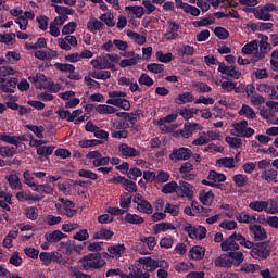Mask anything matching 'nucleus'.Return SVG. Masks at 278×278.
<instances>
[{"label":"nucleus","mask_w":278,"mask_h":278,"mask_svg":"<svg viewBox=\"0 0 278 278\" xmlns=\"http://www.w3.org/2000/svg\"><path fill=\"white\" fill-rule=\"evenodd\" d=\"M118 62H121V55L111 53L96 56L90 61V64L96 71H116Z\"/></svg>","instance_id":"f257e3e1"},{"label":"nucleus","mask_w":278,"mask_h":278,"mask_svg":"<svg viewBox=\"0 0 278 278\" xmlns=\"http://www.w3.org/2000/svg\"><path fill=\"white\" fill-rule=\"evenodd\" d=\"M127 93L125 91H109V98L106 100L108 105H114L115 108H121V110H131V102L127 100Z\"/></svg>","instance_id":"f03ea898"},{"label":"nucleus","mask_w":278,"mask_h":278,"mask_svg":"<svg viewBox=\"0 0 278 278\" xmlns=\"http://www.w3.org/2000/svg\"><path fill=\"white\" fill-rule=\"evenodd\" d=\"M84 270H97L105 266V260L99 253L88 254L79 260Z\"/></svg>","instance_id":"7ed1b4c3"},{"label":"nucleus","mask_w":278,"mask_h":278,"mask_svg":"<svg viewBox=\"0 0 278 278\" xmlns=\"http://www.w3.org/2000/svg\"><path fill=\"white\" fill-rule=\"evenodd\" d=\"M55 210L59 212V214L67 216V218H73V216L77 214V210H75V203L64 198H59V202L55 203Z\"/></svg>","instance_id":"20e7f679"},{"label":"nucleus","mask_w":278,"mask_h":278,"mask_svg":"<svg viewBox=\"0 0 278 278\" xmlns=\"http://www.w3.org/2000/svg\"><path fill=\"white\" fill-rule=\"evenodd\" d=\"M230 134L240 138H251V136L255 134V130L249 127V122H247V119H243L239 123L232 124Z\"/></svg>","instance_id":"39448f33"},{"label":"nucleus","mask_w":278,"mask_h":278,"mask_svg":"<svg viewBox=\"0 0 278 278\" xmlns=\"http://www.w3.org/2000/svg\"><path fill=\"white\" fill-rule=\"evenodd\" d=\"M270 12H278V7L268 2L265 5L255 9L254 16L258 21H270V18H273V14H270Z\"/></svg>","instance_id":"423d86ee"},{"label":"nucleus","mask_w":278,"mask_h":278,"mask_svg":"<svg viewBox=\"0 0 278 278\" xmlns=\"http://www.w3.org/2000/svg\"><path fill=\"white\" fill-rule=\"evenodd\" d=\"M139 263L143 265L146 273H153L156 268H170V264L166 261H155L151 257H143L139 260Z\"/></svg>","instance_id":"0eeeda50"},{"label":"nucleus","mask_w":278,"mask_h":278,"mask_svg":"<svg viewBox=\"0 0 278 278\" xmlns=\"http://www.w3.org/2000/svg\"><path fill=\"white\" fill-rule=\"evenodd\" d=\"M39 260L46 264V266H49L51 262H56V264H60L61 266H66V260L62 256L60 252H41L39 254Z\"/></svg>","instance_id":"6e6552de"},{"label":"nucleus","mask_w":278,"mask_h":278,"mask_svg":"<svg viewBox=\"0 0 278 278\" xmlns=\"http://www.w3.org/2000/svg\"><path fill=\"white\" fill-rule=\"evenodd\" d=\"M227 181V176L223 173L216 170H211L208 173L207 179H203V186H210V188H220V182Z\"/></svg>","instance_id":"1a4fd4ad"},{"label":"nucleus","mask_w":278,"mask_h":278,"mask_svg":"<svg viewBox=\"0 0 278 278\" xmlns=\"http://www.w3.org/2000/svg\"><path fill=\"white\" fill-rule=\"evenodd\" d=\"M250 255L254 260H266L270 255V247L268 243H258L252 248Z\"/></svg>","instance_id":"9d476101"},{"label":"nucleus","mask_w":278,"mask_h":278,"mask_svg":"<svg viewBox=\"0 0 278 278\" xmlns=\"http://www.w3.org/2000/svg\"><path fill=\"white\" fill-rule=\"evenodd\" d=\"M192 157V150L190 148H177L172 151L169 154V160L172 162H186Z\"/></svg>","instance_id":"9b49d317"},{"label":"nucleus","mask_w":278,"mask_h":278,"mask_svg":"<svg viewBox=\"0 0 278 278\" xmlns=\"http://www.w3.org/2000/svg\"><path fill=\"white\" fill-rule=\"evenodd\" d=\"M176 194L181 199L192 200V197H194V186L186 181H179Z\"/></svg>","instance_id":"f8f14e48"},{"label":"nucleus","mask_w":278,"mask_h":278,"mask_svg":"<svg viewBox=\"0 0 278 278\" xmlns=\"http://www.w3.org/2000/svg\"><path fill=\"white\" fill-rule=\"evenodd\" d=\"M134 203L137 204L138 212H141L142 214H153V206L144 199V197H142V194L137 193L134 198Z\"/></svg>","instance_id":"ddd939ff"},{"label":"nucleus","mask_w":278,"mask_h":278,"mask_svg":"<svg viewBox=\"0 0 278 278\" xmlns=\"http://www.w3.org/2000/svg\"><path fill=\"white\" fill-rule=\"evenodd\" d=\"M185 231L188 232L189 238L192 240H203L207 236V229L205 227H193L190 224L185 227Z\"/></svg>","instance_id":"4468645a"},{"label":"nucleus","mask_w":278,"mask_h":278,"mask_svg":"<svg viewBox=\"0 0 278 278\" xmlns=\"http://www.w3.org/2000/svg\"><path fill=\"white\" fill-rule=\"evenodd\" d=\"M192 170H194V165L190 162H185L179 167V173L185 181H194L197 179V174L192 173Z\"/></svg>","instance_id":"2eb2a0df"},{"label":"nucleus","mask_w":278,"mask_h":278,"mask_svg":"<svg viewBox=\"0 0 278 278\" xmlns=\"http://www.w3.org/2000/svg\"><path fill=\"white\" fill-rule=\"evenodd\" d=\"M218 72L222 73V75L231 77L232 79H240V77H242V73H240V70H238V67L233 65L227 66L225 65V63H219Z\"/></svg>","instance_id":"dca6fc26"},{"label":"nucleus","mask_w":278,"mask_h":278,"mask_svg":"<svg viewBox=\"0 0 278 278\" xmlns=\"http://www.w3.org/2000/svg\"><path fill=\"white\" fill-rule=\"evenodd\" d=\"M261 41H260V52L256 53L254 62H258V60H264L266 58V53L270 51V43H268V36L266 35H260Z\"/></svg>","instance_id":"f3484780"},{"label":"nucleus","mask_w":278,"mask_h":278,"mask_svg":"<svg viewBox=\"0 0 278 278\" xmlns=\"http://www.w3.org/2000/svg\"><path fill=\"white\" fill-rule=\"evenodd\" d=\"M176 7L182 10L186 14H190L191 16H201L200 8L188 4L181 0H176Z\"/></svg>","instance_id":"a211bd4d"},{"label":"nucleus","mask_w":278,"mask_h":278,"mask_svg":"<svg viewBox=\"0 0 278 278\" xmlns=\"http://www.w3.org/2000/svg\"><path fill=\"white\" fill-rule=\"evenodd\" d=\"M249 230L251 231V233H253L254 240H256V242L266 240V238H268V235L266 233V229H264V227L257 224H251L249 226Z\"/></svg>","instance_id":"6ab92c4d"},{"label":"nucleus","mask_w":278,"mask_h":278,"mask_svg":"<svg viewBox=\"0 0 278 278\" xmlns=\"http://www.w3.org/2000/svg\"><path fill=\"white\" fill-rule=\"evenodd\" d=\"M179 37V24L175 22H167V29L164 34L165 40H176Z\"/></svg>","instance_id":"aec40b11"},{"label":"nucleus","mask_w":278,"mask_h":278,"mask_svg":"<svg viewBox=\"0 0 278 278\" xmlns=\"http://www.w3.org/2000/svg\"><path fill=\"white\" fill-rule=\"evenodd\" d=\"M118 152L123 157H138L140 155V151L136 150V148L127 144V143H122L118 146Z\"/></svg>","instance_id":"412c9836"},{"label":"nucleus","mask_w":278,"mask_h":278,"mask_svg":"<svg viewBox=\"0 0 278 278\" xmlns=\"http://www.w3.org/2000/svg\"><path fill=\"white\" fill-rule=\"evenodd\" d=\"M261 179L267 184H278V172L275 168H268L261 173Z\"/></svg>","instance_id":"4be33fe9"},{"label":"nucleus","mask_w":278,"mask_h":278,"mask_svg":"<svg viewBox=\"0 0 278 278\" xmlns=\"http://www.w3.org/2000/svg\"><path fill=\"white\" fill-rule=\"evenodd\" d=\"M5 179L11 190H23V182H21V178L18 177V174L11 173L5 176Z\"/></svg>","instance_id":"5701e85b"},{"label":"nucleus","mask_w":278,"mask_h":278,"mask_svg":"<svg viewBox=\"0 0 278 278\" xmlns=\"http://www.w3.org/2000/svg\"><path fill=\"white\" fill-rule=\"evenodd\" d=\"M238 164V154L233 157H222L216 161V166L219 168H236Z\"/></svg>","instance_id":"b1692460"},{"label":"nucleus","mask_w":278,"mask_h":278,"mask_svg":"<svg viewBox=\"0 0 278 278\" xmlns=\"http://www.w3.org/2000/svg\"><path fill=\"white\" fill-rule=\"evenodd\" d=\"M199 201L202 205L210 207L214 203V192L212 190H201L199 192Z\"/></svg>","instance_id":"393cba45"},{"label":"nucleus","mask_w":278,"mask_h":278,"mask_svg":"<svg viewBox=\"0 0 278 278\" xmlns=\"http://www.w3.org/2000/svg\"><path fill=\"white\" fill-rule=\"evenodd\" d=\"M46 142L42 140L35 141V144H37V153L38 155H51L53 151L55 150V147L53 146H42Z\"/></svg>","instance_id":"a878e982"},{"label":"nucleus","mask_w":278,"mask_h":278,"mask_svg":"<svg viewBox=\"0 0 278 278\" xmlns=\"http://www.w3.org/2000/svg\"><path fill=\"white\" fill-rule=\"evenodd\" d=\"M64 238H66V235L63 233L61 230H54L45 235V240L47 242H50L51 244L60 242V240H64Z\"/></svg>","instance_id":"bb28decb"},{"label":"nucleus","mask_w":278,"mask_h":278,"mask_svg":"<svg viewBox=\"0 0 278 278\" xmlns=\"http://www.w3.org/2000/svg\"><path fill=\"white\" fill-rule=\"evenodd\" d=\"M236 220H238V223H244L245 225H253V223L257 222V217L247 212H241L236 215Z\"/></svg>","instance_id":"cd10ccee"},{"label":"nucleus","mask_w":278,"mask_h":278,"mask_svg":"<svg viewBox=\"0 0 278 278\" xmlns=\"http://www.w3.org/2000/svg\"><path fill=\"white\" fill-rule=\"evenodd\" d=\"M222 251H238L240 245L229 236L225 241L220 244Z\"/></svg>","instance_id":"c85d7f7f"},{"label":"nucleus","mask_w":278,"mask_h":278,"mask_svg":"<svg viewBox=\"0 0 278 278\" xmlns=\"http://www.w3.org/2000/svg\"><path fill=\"white\" fill-rule=\"evenodd\" d=\"M18 238V231L16 230H11L3 239L2 247L4 249H12L14 247V240Z\"/></svg>","instance_id":"c756f323"},{"label":"nucleus","mask_w":278,"mask_h":278,"mask_svg":"<svg viewBox=\"0 0 278 278\" xmlns=\"http://www.w3.org/2000/svg\"><path fill=\"white\" fill-rule=\"evenodd\" d=\"M28 79L31 84H35L36 88H47V77L45 74H37Z\"/></svg>","instance_id":"7c9ffc66"},{"label":"nucleus","mask_w":278,"mask_h":278,"mask_svg":"<svg viewBox=\"0 0 278 278\" xmlns=\"http://www.w3.org/2000/svg\"><path fill=\"white\" fill-rule=\"evenodd\" d=\"M260 49V43H257V40H252L242 48V53L244 55H253V53H257Z\"/></svg>","instance_id":"2f4dec72"},{"label":"nucleus","mask_w":278,"mask_h":278,"mask_svg":"<svg viewBox=\"0 0 278 278\" xmlns=\"http://www.w3.org/2000/svg\"><path fill=\"white\" fill-rule=\"evenodd\" d=\"M228 257L230 260L231 266H240V264L244 262V253L241 251L229 252Z\"/></svg>","instance_id":"473e14b6"},{"label":"nucleus","mask_w":278,"mask_h":278,"mask_svg":"<svg viewBox=\"0 0 278 278\" xmlns=\"http://www.w3.org/2000/svg\"><path fill=\"white\" fill-rule=\"evenodd\" d=\"M103 27H105L103 22H101L94 17H91L87 23V29H89V31H92L93 34L96 31H101V29H103Z\"/></svg>","instance_id":"72a5a7b5"},{"label":"nucleus","mask_w":278,"mask_h":278,"mask_svg":"<svg viewBox=\"0 0 278 278\" xmlns=\"http://www.w3.org/2000/svg\"><path fill=\"white\" fill-rule=\"evenodd\" d=\"M84 111L81 109H77L70 113L68 123H75V125H79V123H84L86 121V116H81Z\"/></svg>","instance_id":"f704fd0d"},{"label":"nucleus","mask_w":278,"mask_h":278,"mask_svg":"<svg viewBox=\"0 0 278 278\" xmlns=\"http://www.w3.org/2000/svg\"><path fill=\"white\" fill-rule=\"evenodd\" d=\"M215 266L219 268H231V258H229V253L217 257L215 260Z\"/></svg>","instance_id":"c9c22d12"},{"label":"nucleus","mask_w":278,"mask_h":278,"mask_svg":"<svg viewBox=\"0 0 278 278\" xmlns=\"http://www.w3.org/2000/svg\"><path fill=\"white\" fill-rule=\"evenodd\" d=\"M15 197H16L17 201H21L22 203L25 201H40V199H42V197H40V195H34V194L27 193L25 191L17 192Z\"/></svg>","instance_id":"e433bc0d"},{"label":"nucleus","mask_w":278,"mask_h":278,"mask_svg":"<svg viewBox=\"0 0 278 278\" xmlns=\"http://www.w3.org/2000/svg\"><path fill=\"white\" fill-rule=\"evenodd\" d=\"M192 101H194L192 92L180 93L175 99V103H177V105H185V103H192Z\"/></svg>","instance_id":"4c0bfd02"},{"label":"nucleus","mask_w":278,"mask_h":278,"mask_svg":"<svg viewBox=\"0 0 278 278\" xmlns=\"http://www.w3.org/2000/svg\"><path fill=\"white\" fill-rule=\"evenodd\" d=\"M51 7L54 8V12H56L59 16H73V14H75V10L68 7L58 4H51Z\"/></svg>","instance_id":"58836bf2"},{"label":"nucleus","mask_w":278,"mask_h":278,"mask_svg":"<svg viewBox=\"0 0 278 278\" xmlns=\"http://www.w3.org/2000/svg\"><path fill=\"white\" fill-rule=\"evenodd\" d=\"M189 257H191V260H203V257H205V249L199 245H194L189 251Z\"/></svg>","instance_id":"ea45409f"},{"label":"nucleus","mask_w":278,"mask_h":278,"mask_svg":"<svg viewBox=\"0 0 278 278\" xmlns=\"http://www.w3.org/2000/svg\"><path fill=\"white\" fill-rule=\"evenodd\" d=\"M125 11L129 12L130 14H134L136 18H141L146 14L144 7L142 5H128V7H125Z\"/></svg>","instance_id":"a19ab883"},{"label":"nucleus","mask_w":278,"mask_h":278,"mask_svg":"<svg viewBox=\"0 0 278 278\" xmlns=\"http://www.w3.org/2000/svg\"><path fill=\"white\" fill-rule=\"evenodd\" d=\"M110 257H121L125 253L124 244H116L108 248Z\"/></svg>","instance_id":"79ce46f5"},{"label":"nucleus","mask_w":278,"mask_h":278,"mask_svg":"<svg viewBox=\"0 0 278 278\" xmlns=\"http://www.w3.org/2000/svg\"><path fill=\"white\" fill-rule=\"evenodd\" d=\"M14 88H16V78H7L3 83H0V90L2 92H12Z\"/></svg>","instance_id":"37998d69"},{"label":"nucleus","mask_w":278,"mask_h":278,"mask_svg":"<svg viewBox=\"0 0 278 278\" xmlns=\"http://www.w3.org/2000/svg\"><path fill=\"white\" fill-rule=\"evenodd\" d=\"M239 116H244V118L253 119L256 116L255 110L249 106V104H243L239 110Z\"/></svg>","instance_id":"c03bdc74"},{"label":"nucleus","mask_w":278,"mask_h":278,"mask_svg":"<svg viewBox=\"0 0 278 278\" xmlns=\"http://www.w3.org/2000/svg\"><path fill=\"white\" fill-rule=\"evenodd\" d=\"M175 230V225L172 223H159L153 226L154 233H162V231H173Z\"/></svg>","instance_id":"a18cd8bd"},{"label":"nucleus","mask_w":278,"mask_h":278,"mask_svg":"<svg viewBox=\"0 0 278 278\" xmlns=\"http://www.w3.org/2000/svg\"><path fill=\"white\" fill-rule=\"evenodd\" d=\"M149 273H142L140 268L136 267L129 274H122V278H149Z\"/></svg>","instance_id":"49530a36"},{"label":"nucleus","mask_w":278,"mask_h":278,"mask_svg":"<svg viewBox=\"0 0 278 278\" xmlns=\"http://www.w3.org/2000/svg\"><path fill=\"white\" fill-rule=\"evenodd\" d=\"M249 208L253 212L266 213V201L254 200L249 203Z\"/></svg>","instance_id":"de8ad7c7"},{"label":"nucleus","mask_w":278,"mask_h":278,"mask_svg":"<svg viewBox=\"0 0 278 278\" xmlns=\"http://www.w3.org/2000/svg\"><path fill=\"white\" fill-rule=\"evenodd\" d=\"M127 36L132 42H136V45H144V42H147V37L144 35H140L134 30H128Z\"/></svg>","instance_id":"09e8293b"},{"label":"nucleus","mask_w":278,"mask_h":278,"mask_svg":"<svg viewBox=\"0 0 278 278\" xmlns=\"http://www.w3.org/2000/svg\"><path fill=\"white\" fill-rule=\"evenodd\" d=\"M179 114L185 121H190V118H192L194 114H199V109L184 108L180 109Z\"/></svg>","instance_id":"8fccbe9b"},{"label":"nucleus","mask_w":278,"mask_h":278,"mask_svg":"<svg viewBox=\"0 0 278 278\" xmlns=\"http://www.w3.org/2000/svg\"><path fill=\"white\" fill-rule=\"evenodd\" d=\"M265 203V214H278V202L276 200L269 199Z\"/></svg>","instance_id":"3c124183"},{"label":"nucleus","mask_w":278,"mask_h":278,"mask_svg":"<svg viewBox=\"0 0 278 278\" xmlns=\"http://www.w3.org/2000/svg\"><path fill=\"white\" fill-rule=\"evenodd\" d=\"M96 112H98V114H116L117 110L112 105L99 104L96 106Z\"/></svg>","instance_id":"603ef678"},{"label":"nucleus","mask_w":278,"mask_h":278,"mask_svg":"<svg viewBox=\"0 0 278 278\" xmlns=\"http://www.w3.org/2000/svg\"><path fill=\"white\" fill-rule=\"evenodd\" d=\"M125 222L129 223L130 225H142V223H144V218L137 214L128 213L125 216Z\"/></svg>","instance_id":"864d4df0"},{"label":"nucleus","mask_w":278,"mask_h":278,"mask_svg":"<svg viewBox=\"0 0 278 278\" xmlns=\"http://www.w3.org/2000/svg\"><path fill=\"white\" fill-rule=\"evenodd\" d=\"M177 53L179 58H185V55H188V56L194 55V47L185 45L177 49Z\"/></svg>","instance_id":"5fc2aeb1"},{"label":"nucleus","mask_w":278,"mask_h":278,"mask_svg":"<svg viewBox=\"0 0 278 278\" xmlns=\"http://www.w3.org/2000/svg\"><path fill=\"white\" fill-rule=\"evenodd\" d=\"M54 68L61 73H75V65L70 63H55Z\"/></svg>","instance_id":"6e6d98bb"},{"label":"nucleus","mask_w":278,"mask_h":278,"mask_svg":"<svg viewBox=\"0 0 278 278\" xmlns=\"http://www.w3.org/2000/svg\"><path fill=\"white\" fill-rule=\"evenodd\" d=\"M24 184L28 186L31 190H38V184L34 180V176L29 172H24Z\"/></svg>","instance_id":"4d7b16f0"},{"label":"nucleus","mask_w":278,"mask_h":278,"mask_svg":"<svg viewBox=\"0 0 278 278\" xmlns=\"http://www.w3.org/2000/svg\"><path fill=\"white\" fill-rule=\"evenodd\" d=\"M139 242H142V244H147L149 251H153L155 249V245L157 244V241L155 240V237H141L139 239Z\"/></svg>","instance_id":"13d9d810"},{"label":"nucleus","mask_w":278,"mask_h":278,"mask_svg":"<svg viewBox=\"0 0 278 278\" xmlns=\"http://www.w3.org/2000/svg\"><path fill=\"white\" fill-rule=\"evenodd\" d=\"M16 71H14V68L10 67V66H2L0 67V83L5 81V77L10 76V75H15Z\"/></svg>","instance_id":"bf43d9fd"},{"label":"nucleus","mask_w":278,"mask_h":278,"mask_svg":"<svg viewBox=\"0 0 278 278\" xmlns=\"http://www.w3.org/2000/svg\"><path fill=\"white\" fill-rule=\"evenodd\" d=\"M90 77H92L93 79H102L103 81H105L106 79H110V77H112V74L110 73V71H94L90 73Z\"/></svg>","instance_id":"052dcab7"},{"label":"nucleus","mask_w":278,"mask_h":278,"mask_svg":"<svg viewBox=\"0 0 278 278\" xmlns=\"http://www.w3.org/2000/svg\"><path fill=\"white\" fill-rule=\"evenodd\" d=\"M177 188H178L177 181H170V182L165 184L162 187V192L164 194H173V192L177 193Z\"/></svg>","instance_id":"680f3d73"},{"label":"nucleus","mask_w":278,"mask_h":278,"mask_svg":"<svg viewBox=\"0 0 278 278\" xmlns=\"http://www.w3.org/2000/svg\"><path fill=\"white\" fill-rule=\"evenodd\" d=\"M25 216L29 220H36L38 218V207L36 206H29L24 210Z\"/></svg>","instance_id":"e2e57ef3"},{"label":"nucleus","mask_w":278,"mask_h":278,"mask_svg":"<svg viewBox=\"0 0 278 278\" xmlns=\"http://www.w3.org/2000/svg\"><path fill=\"white\" fill-rule=\"evenodd\" d=\"M227 144H229V147H231L232 149H240V147H242V139L238 138V137H229L227 136L225 138Z\"/></svg>","instance_id":"0e129e2a"},{"label":"nucleus","mask_w":278,"mask_h":278,"mask_svg":"<svg viewBox=\"0 0 278 278\" xmlns=\"http://www.w3.org/2000/svg\"><path fill=\"white\" fill-rule=\"evenodd\" d=\"M16 150L14 147H3L0 146V155L1 157H14Z\"/></svg>","instance_id":"69168bd1"},{"label":"nucleus","mask_w":278,"mask_h":278,"mask_svg":"<svg viewBox=\"0 0 278 278\" xmlns=\"http://www.w3.org/2000/svg\"><path fill=\"white\" fill-rule=\"evenodd\" d=\"M214 18L204 17L199 21L192 22V25L193 27H208V25H214Z\"/></svg>","instance_id":"338daca9"},{"label":"nucleus","mask_w":278,"mask_h":278,"mask_svg":"<svg viewBox=\"0 0 278 278\" xmlns=\"http://www.w3.org/2000/svg\"><path fill=\"white\" fill-rule=\"evenodd\" d=\"M142 5H143L144 14H147V15L153 14V11L155 10V4H154L153 0H143Z\"/></svg>","instance_id":"774afa93"}]
</instances>
